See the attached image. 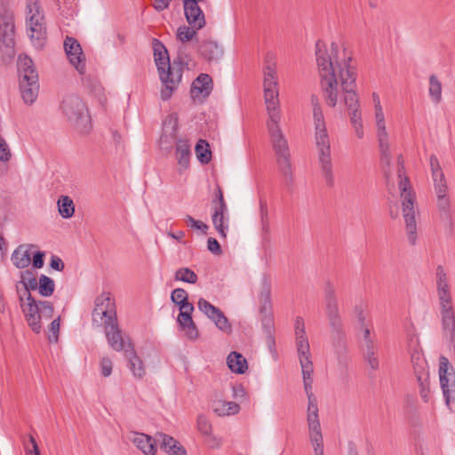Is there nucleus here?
<instances>
[{
  "label": "nucleus",
  "mask_w": 455,
  "mask_h": 455,
  "mask_svg": "<svg viewBox=\"0 0 455 455\" xmlns=\"http://www.w3.org/2000/svg\"><path fill=\"white\" fill-rule=\"evenodd\" d=\"M315 60L320 86L325 103L334 108L338 103L339 82L343 100L349 110L350 122L353 124L362 123V115L356 89V72L351 65V57L345 56L342 60L338 55V45L332 42L328 50L322 41L315 44Z\"/></svg>",
  "instance_id": "obj_1"
},
{
  "label": "nucleus",
  "mask_w": 455,
  "mask_h": 455,
  "mask_svg": "<svg viewBox=\"0 0 455 455\" xmlns=\"http://www.w3.org/2000/svg\"><path fill=\"white\" fill-rule=\"evenodd\" d=\"M263 89L266 108L268 116L267 131L276 162L281 173L288 185L293 184V172L291 164V152L279 123L281 120L278 76L275 63L267 61L263 71Z\"/></svg>",
  "instance_id": "obj_2"
},
{
  "label": "nucleus",
  "mask_w": 455,
  "mask_h": 455,
  "mask_svg": "<svg viewBox=\"0 0 455 455\" xmlns=\"http://www.w3.org/2000/svg\"><path fill=\"white\" fill-rule=\"evenodd\" d=\"M310 102L313 108L315 144L317 161L325 184L331 188L334 186L335 180L332 167L331 140L326 129L323 113L318 97L315 94L311 95Z\"/></svg>",
  "instance_id": "obj_3"
},
{
  "label": "nucleus",
  "mask_w": 455,
  "mask_h": 455,
  "mask_svg": "<svg viewBox=\"0 0 455 455\" xmlns=\"http://www.w3.org/2000/svg\"><path fill=\"white\" fill-rule=\"evenodd\" d=\"M152 45L159 79L164 85L160 92V98L166 101L171 99L182 80L184 62L180 57H178L171 64L168 51L158 39H153Z\"/></svg>",
  "instance_id": "obj_4"
},
{
  "label": "nucleus",
  "mask_w": 455,
  "mask_h": 455,
  "mask_svg": "<svg viewBox=\"0 0 455 455\" xmlns=\"http://www.w3.org/2000/svg\"><path fill=\"white\" fill-rule=\"evenodd\" d=\"M324 312L331 331V341L338 359L340 363H347V346L343 321L339 310L337 291L334 284L326 282L323 288Z\"/></svg>",
  "instance_id": "obj_5"
},
{
  "label": "nucleus",
  "mask_w": 455,
  "mask_h": 455,
  "mask_svg": "<svg viewBox=\"0 0 455 455\" xmlns=\"http://www.w3.org/2000/svg\"><path fill=\"white\" fill-rule=\"evenodd\" d=\"M397 165L398 188L407 237L409 243L415 245L417 242L416 193L411 187L409 177L405 174L404 161L402 155L397 157Z\"/></svg>",
  "instance_id": "obj_6"
},
{
  "label": "nucleus",
  "mask_w": 455,
  "mask_h": 455,
  "mask_svg": "<svg viewBox=\"0 0 455 455\" xmlns=\"http://www.w3.org/2000/svg\"><path fill=\"white\" fill-rule=\"evenodd\" d=\"M20 91L23 101L32 105L39 92L38 74L33 60L27 55H20L17 62Z\"/></svg>",
  "instance_id": "obj_7"
},
{
  "label": "nucleus",
  "mask_w": 455,
  "mask_h": 455,
  "mask_svg": "<svg viewBox=\"0 0 455 455\" xmlns=\"http://www.w3.org/2000/svg\"><path fill=\"white\" fill-rule=\"evenodd\" d=\"M27 27L28 36L36 48H42L46 42L47 29L38 0L27 1Z\"/></svg>",
  "instance_id": "obj_8"
},
{
  "label": "nucleus",
  "mask_w": 455,
  "mask_h": 455,
  "mask_svg": "<svg viewBox=\"0 0 455 455\" xmlns=\"http://www.w3.org/2000/svg\"><path fill=\"white\" fill-rule=\"evenodd\" d=\"M437 293L441 306L443 328L455 324V303L452 304L448 279L442 266L436 267Z\"/></svg>",
  "instance_id": "obj_9"
},
{
  "label": "nucleus",
  "mask_w": 455,
  "mask_h": 455,
  "mask_svg": "<svg viewBox=\"0 0 455 455\" xmlns=\"http://www.w3.org/2000/svg\"><path fill=\"white\" fill-rule=\"evenodd\" d=\"M60 108L68 120L76 125L87 124L89 120L85 104L76 95L67 96L63 100Z\"/></svg>",
  "instance_id": "obj_10"
},
{
  "label": "nucleus",
  "mask_w": 455,
  "mask_h": 455,
  "mask_svg": "<svg viewBox=\"0 0 455 455\" xmlns=\"http://www.w3.org/2000/svg\"><path fill=\"white\" fill-rule=\"evenodd\" d=\"M439 379L445 404L450 407L451 403L455 401V373L445 356L440 357Z\"/></svg>",
  "instance_id": "obj_11"
},
{
  "label": "nucleus",
  "mask_w": 455,
  "mask_h": 455,
  "mask_svg": "<svg viewBox=\"0 0 455 455\" xmlns=\"http://www.w3.org/2000/svg\"><path fill=\"white\" fill-rule=\"evenodd\" d=\"M212 205L213 211L212 215V224L220 235L226 237L228 225H225V215L228 212V206L224 200L221 187L219 184H216Z\"/></svg>",
  "instance_id": "obj_12"
},
{
  "label": "nucleus",
  "mask_w": 455,
  "mask_h": 455,
  "mask_svg": "<svg viewBox=\"0 0 455 455\" xmlns=\"http://www.w3.org/2000/svg\"><path fill=\"white\" fill-rule=\"evenodd\" d=\"M375 118L377 125V137L380 150V161L383 165L389 168L392 161V155L388 141V134L385 124V116L381 106H377L375 108Z\"/></svg>",
  "instance_id": "obj_13"
},
{
  "label": "nucleus",
  "mask_w": 455,
  "mask_h": 455,
  "mask_svg": "<svg viewBox=\"0 0 455 455\" xmlns=\"http://www.w3.org/2000/svg\"><path fill=\"white\" fill-rule=\"evenodd\" d=\"M98 318L103 323L117 320L116 308L114 298L110 292H102L95 299V307L92 312V320L97 322Z\"/></svg>",
  "instance_id": "obj_14"
},
{
  "label": "nucleus",
  "mask_w": 455,
  "mask_h": 455,
  "mask_svg": "<svg viewBox=\"0 0 455 455\" xmlns=\"http://www.w3.org/2000/svg\"><path fill=\"white\" fill-rule=\"evenodd\" d=\"M198 309L205 315L215 326L221 331L229 333L232 326L224 313L217 307L210 303L204 298H200L197 302Z\"/></svg>",
  "instance_id": "obj_15"
},
{
  "label": "nucleus",
  "mask_w": 455,
  "mask_h": 455,
  "mask_svg": "<svg viewBox=\"0 0 455 455\" xmlns=\"http://www.w3.org/2000/svg\"><path fill=\"white\" fill-rule=\"evenodd\" d=\"M20 306L28 326L34 332L40 333L42 331V324L40 323L39 315V301H36L30 292H27L26 301H24L23 297H20Z\"/></svg>",
  "instance_id": "obj_16"
},
{
  "label": "nucleus",
  "mask_w": 455,
  "mask_h": 455,
  "mask_svg": "<svg viewBox=\"0 0 455 455\" xmlns=\"http://www.w3.org/2000/svg\"><path fill=\"white\" fill-rule=\"evenodd\" d=\"M188 26L183 25L178 28L176 37L181 43H187L192 40L197 34V31L205 26L204 15L189 14L184 12Z\"/></svg>",
  "instance_id": "obj_17"
},
{
  "label": "nucleus",
  "mask_w": 455,
  "mask_h": 455,
  "mask_svg": "<svg viewBox=\"0 0 455 455\" xmlns=\"http://www.w3.org/2000/svg\"><path fill=\"white\" fill-rule=\"evenodd\" d=\"M64 50L69 62L75 67L78 73L81 75L84 74L85 57L78 41L72 36H67L64 41Z\"/></svg>",
  "instance_id": "obj_18"
},
{
  "label": "nucleus",
  "mask_w": 455,
  "mask_h": 455,
  "mask_svg": "<svg viewBox=\"0 0 455 455\" xmlns=\"http://www.w3.org/2000/svg\"><path fill=\"white\" fill-rule=\"evenodd\" d=\"M438 219L446 233L453 229V212L448 194L435 196Z\"/></svg>",
  "instance_id": "obj_19"
},
{
  "label": "nucleus",
  "mask_w": 455,
  "mask_h": 455,
  "mask_svg": "<svg viewBox=\"0 0 455 455\" xmlns=\"http://www.w3.org/2000/svg\"><path fill=\"white\" fill-rule=\"evenodd\" d=\"M14 33L13 12L4 6L0 7V42L6 46L12 44Z\"/></svg>",
  "instance_id": "obj_20"
},
{
  "label": "nucleus",
  "mask_w": 455,
  "mask_h": 455,
  "mask_svg": "<svg viewBox=\"0 0 455 455\" xmlns=\"http://www.w3.org/2000/svg\"><path fill=\"white\" fill-rule=\"evenodd\" d=\"M103 324L105 335L111 348L117 352L124 351L125 348H128V340L131 339L129 338L125 339L122 337V331L119 329L117 320L103 323Z\"/></svg>",
  "instance_id": "obj_21"
},
{
  "label": "nucleus",
  "mask_w": 455,
  "mask_h": 455,
  "mask_svg": "<svg viewBox=\"0 0 455 455\" xmlns=\"http://www.w3.org/2000/svg\"><path fill=\"white\" fill-rule=\"evenodd\" d=\"M429 164L432 173L435 195L439 196L443 194H448L449 189L446 179L436 156H430Z\"/></svg>",
  "instance_id": "obj_22"
},
{
  "label": "nucleus",
  "mask_w": 455,
  "mask_h": 455,
  "mask_svg": "<svg viewBox=\"0 0 455 455\" xmlns=\"http://www.w3.org/2000/svg\"><path fill=\"white\" fill-rule=\"evenodd\" d=\"M124 355L128 359V368L134 378L142 379L146 370L142 360L138 356L131 340H128V348L124 349Z\"/></svg>",
  "instance_id": "obj_23"
},
{
  "label": "nucleus",
  "mask_w": 455,
  "mask_h": 455,
  "mask_svg": "<svg viewBox=\"0 0 455 455\" xmlns=\"http://www.w3.org/2000/svg\"><path fill=\"white\" fill-rule=\"evenodd\" d=\"M196 428L198 432L206 437V443L211 448H219L221 440L212 435V425L210 419L204 414H199L196 419Z\"/></svg>",
  "instance_id": "obj_24"
},
{
  "label": "nucleus",
  "mask_w": 455,
  "mask_h": 455,
  "mask_svg": "<svg viewBox=\"0 0 455 455\" xmlns=\"http://www.w3.org/2000/svg\"><path fill=\"white\" fill-rule=\"evenodd\" d=\"M199 52L207 61H217L222 58L224 51L216 41L204 40L199 45Z\"/></svg>",
  "instance_id": "obj_25"
},
{
  "label": "nucleus",
  "mask_w": 455,
  "mask_h": 455,
  "mask_svg": "<svg viewBox=\"0 0 455 455\" xmlns=\"http://www.w3.org/2000/svg\"><path fill=\"white\" fill-rule=\"evenodd\" d=\"M294 329L298 354L310 352L309 342L306 334L305 323L301 316L296 317Z\"/></svg>",
  "instance_id": "obj_26"
},
{
  "label": "nucleus",
  "mask_w": 455,
  "mask_h": 455,
  "mask_svg": "<svg viewBox=\"0 0 455 455\" xmlns=\"http://www.w3.org/2000/svg\"><path fill=\"white\" fill-rule=\"evenodd\" d=\"M212 91V79L208 74H200L192 84L191 92L196 97H208Z\"/></svg>",
  "instance_id": "obj_27"
},
{
  "label": "nucleus",
  "mask_w": 455,
  "mask_h": 455,
  "mask_svg": "<svg viewBox=\"0 0 455 455\" xmlns=\"http://www.w3.org/2000/svg\"><path fill=\"white\" fill-rule=\"evenodd\" d=\"M415 375L418 379L420 396L425 403H427L430 398L429 374L424 369L423 363L419 364V369L415 367Z\"/></svg>",
  "instance_id": "obj_28"
},
{
  "label": "nucleus",
  "mask_w": 455,
  "mask_h": 455,
  "mask_svg": "<svg viewBox=\"0 0 455 455\" xmlns=\"http://www.w3.org/2000/svg\"><path fill=\"white\" fill-rule=\"evenodd\" d=\"M177 322L180 328L185 331L186 336L191 340H195L198 337V330L192 319V314L187 312H180Z\"/></svg>",
  "instance_id": "obj_29"
},
{
  "label": "nucleus",
  "mask_w": 455,
  "mask_h": 455,
  "mask_svg": "<svg viewBox=\"0 0 455 455\" xmlns=\"http://www.w3.org/2000/svg\"><path fill=\"white\" fill-rule=\"evenodd\" d=\"M132 442L145 455H155L156 451L154 440L148 435L136 433L132 439Z\"/></svg>",
  "instance_id": "obj_30"
},
{
  "label": "nucleus",
  "mask_w": 455,
  "mask_h": 455,
  "mask_svg": "<svg viewBox=\"0 0 455 455\" xmlns=\"http://www.w3.org/2000/svg\"><path fill=\"white\" fill-rule=\"evenodd\" d=\"M191 150L188 141L186 140L180 139L176 143V157L178 164L182 169H188L189 166Z\"/></svg>",
  "instance_id": "obj_31"
},
{
  "label": "nucleus",
  "mask_w": 455,
  "mask_h": 455,
  "mask_svg": "<svg viewBox=\"0 0 455 455\" xmlns=\"http://www.w3.org/2000/svg\"><path fill=\"white\" fill-rule=\"evenodd\" d=\"M12 261L18 268H25L31 263V252L27 245L21 244L18 246L12 255Z\"/></svg>",
  "instance_id": "obj_32"
},
{
  "label": "nucleus",
  "mask_w": 455,
  "mask_h": 455,
  "mask_svg": "<svg viewBox=\"0 0 455 455\" xmlns=\"http://www.w3.org/2000/svg\"><path fill=\"white\" fill-rule=\"evenodd\" d=\"M162 448L171 455H187L186 449L172 436L165 434H161Z\"/></svg>",
  "instance_id": "obj_33"
},
{
  "label": "nucleus",
  "mask_w": 455,
  "mask_h": 455,
  "mask_svg": "<svg viewBox=\"0 0 455 455\" xmlns=\"http://www.w3.org/2000/svg\"><path fill=\"white\" fill-rule=\"evenodd\" d=\"M227 363L232 372L243 374L248 368L247 361L240 353L231 352L227 358Z\"/></svg>",
  "instance_id": "obj_34"
},
{
  "label": "nucleus",
  "mask_w": 455,
  "mask_h": 455,
  "mask_svg": "<svg viewBox=\"0 0 455 455\" xmlns=\"http://www.w3.org/2000/svg\"><path fill=\"white\" fill-rule=\"evenodd\" d=\"M260 307V313H267L271 311L272 308V301H271V284L269 281L266 278L262 280L261 289L259 295Z\"/></svg>",
  "instance_id": "obj_35"
},
{
  "label": "nucleus",
  "mask_w": 455,
  "mask_h": 455,
  "mask_svg": "<svg viewBox=\"0 0 455 455\" xmlns=\"http://www.w3.org/2000/svg\"><path fill=\"white\" fill-rule=\"evenodd\" d=\"M298 355L301 367L303 384H313L312 374L314 371V367L310 352H305V354H298Z\"/></svg>",
  "instance_id": "obj_36"
},
{
  "label": "nucleus",
  "mask_w": 455,
  "mask_h": 455,
  "mask_svg": "<svg viewBox=\"0 0 455 455\" xmlns=\"http://www.w3.org/2000/svg\"><path fill=\"white\" fill-rule=\"evenodd\" d=\"M60 215L63 219H70L75 214V204L68 196H60L57 201Z\"/></svg>",
  "instance_id": "obj_37"
},
{
  "label": "nucleus",
  "mask_w": 455,
  "mask_h": 455,
  "mask_svg": "<svg viewBox=\"0 0 455 455\" xmlns=\"http://www.w3.org/2000/svg\"><path fill=\"white\" fill-rule=\"evenodd\" d=\"M240 411V405L235 402L219 401L215 403L213 411L218 416H229L237 414Z\"/></svg>",
  "instance_id": "obj_38"
},
{
  "label": "nucleus",
  "mask_w": 455,
  "mask_h": 455,
  "mask_svg": "<svg viewBox=\"0 0 455 455\" xmlns=\"http://www.w3.org/2000/svg\"><path fill=\"white\" fill-rule=\"evenodd\" d=\"M196 154L201 164H208L212 159V152L209 144L204 140H199L196 145Z\"/></svg>",
  "instance_id": "obj_39"
},
{
  "label": "nucleus",
  "mask_w": 455,
  "mask_h": 455,
  "mask_svg": "<svg viewBox=\"0 0 455 455\" xmlns=\"http://www.w3.org/2000/svg\"><path fill=\"white\" fill-rule=\"evenodd\" d=\"M377 351L378 349L375 346L363 348V358L368 363L369 367L373 371H377L379 368V361Z\"/></svg>",
  "instance_id": "obj_40"
},
{
  "label": "nucleus",
  "mask_w": 455,
  "mask_h": 455,
  "mask_svg": "<svg viewBox=\"0 0 455 455\" xmlns=\"http://www.w3.org/2000/svg\"><path fill=\"white\" fill-rule=\"evenodd\" d=\"M428 92L433 102L438 104L442 100V84L435 75L429 77Z\"/></svg>",
  "instance_id": "obj_41"
},
{
  "label": "nucleus",
  "mask_w": 455,
  "mask_h": 455,
  "mask_svg": "<svg viewBox=\"0 0 455 455\" xmlns=\"http://www.w3.org/2000/svg\"><path fill=\"white\" fill-rule=\"evenodd\" d=\"M54 282L45 275H41L38 279V291L44 297L51 296L54 291Z\"/></svg>",
  "instance_id": "obj_42"
},
{
  "label": "nucleus",
  "mask_w": 455,
  "mask_h": 455,
  "mask_svg": "<svg viewBox=\"0 0 455 455\" xmlns=\"http://www.w3.org/2000/svg\"><path fill=\"white\" fill-rule=\"evenodd\" d=\"M175 279L184 283L195 284L197 282L196 274L188 267H180L175 272Z\"/></svg>",
  "instance_id": "obj_43"
},
{
  "label": "nucleus",
  "mask_w": 455,
  "mask_h": 455,
  "mask_svg": "<svg viewBox=\"0 0 455 455\" xmlns=\"http://www.w3.org/2000/svg\"><path fill=\"white\" fill-rule=\"evenodd\" d=\"M309 436L322 435L319 414H307Z\"/></svg>",
  "instance_id": "obj_44"
},
{
  "label": "nucleus",
  "mask_w": 455,
  "mask_h": 455,
  "mask_svg": "<svg viewBox=\"0 0 455 455\" xmlns=\"http://www.w3.org/2000/svg\"><path fill=\"white\" fill-rule=\"evenodd\" d=\"M22 282H23L24 286H25L24 297H26V298H27V292H30V290H36L37 289L38 281L34 276V275L31 272H29V271H26L22 275Z\"/></svg>",
  "instance_id": "obj_45"
},
{
  "label": "nucleus",
  "mask_w": 455,
  "mask_h": 455,
  "mask_svg": "<svg viewBox=\"0 0 455 455\" xmlns=\"http://www.w3.org/2000/svg\"><path fill=\"white\" fill-rule=\"evenodd\" d=\"M259 212H260L261 229L264 233L267 234L269 232L267 204L263 200L259 201Z\"/></svg>",
  "instance_id": "obj_46"
},
{
  "label": "nucleus",
  "mask_w": 455,
  "mask_h": 455,
  "mask_svg": "<svg viewBox=\"0 0 455 455\" xmlns=\"http://www.w3.org/2000/svg\"><path fill=\"white\" fill-rule=\"evenodd\" d=\"M262 314L264 316L261 318V325L264 334L275 332V323L271 311Z\"/></svg>",
  "instance_id": "obj_47"
},
{
  "label": "nucleus",
  "mask_w": 455,
  "mask_h": 455,
  "mask_svg": "<svg viewBox=\"0 0 455 455\" xmlns=\"http://www.w3.org/2000/svg\"><path fill=\"white\" fill-rule=\"evenodd\" d=\"M40 305V321L42 319H51L53 315V305L50 301H39Z\"/></svg>",
  "instance_id": "obj_48"
},
{
  "label": "nucleus",
  "mask_w": 455,
  "mask_h": 455,
  "mask_svg": "<svg viewBox=\"0 0 455 455\" xmlns=\"http://www.w3.org/2000/svg\"><path fill=\"white\" fill-rule=\"evenodd\" d=\"M188 299V292L182 288H176L172 291L171 300L177 306Z\"/></svg>",
  "instance_id": "obj_49"
},
{
  "label": "nucleus",
  "mask_w": 455,
  "mask_h": 455,
  "mask_svg": "<svg viewBox=\"0 0 455 455\" xmlns=\"http://www.w3.org/2000/svg\"><path fill=\"white\" fill-rule=\"evenodd\" d=\"M12 157V152L6 140L0 136V162H9Z\"/></svg>",
  "instance_id": "obj_50"
},
{
  "label": "nucleus",
  "mask_w": 455,
  "mask_h": 455,
  "mask_svg": "<svg viewBox=\"0 0 455 455\" xmlns=\"http://www.w3.org/2000/svg\"><path fill=\"white\" fill-rule=\"evenodd\" d=\"M185 220L191 228L200 230L203 234L207 233L208 226L204 224L203 221L197 220L190 215H187Z\"/></svg>",
  "instance_id": "obj_51"
},
{
  "label": "nucleus",
  "mask_w": 455,
  "mask_h": 455,
  "mask_svg": "<svg viewBox=\"0 0 455 455\" xmlns=\"http://www.w3.org/2000/svg\"><path fill=\"white\" fill-rule=\"evenodd\" d=\"M314 447L315 455H323V435L309 436Z\"/></svg>",
  "instance_id": "obj_52"
},
{
  "label": "nucleus",
  "mask_w": 455,
  "mask_h": 455,
  "mask_svg": "<svg viewBox=\"0 0 455 455\" xmlns=\"http://www.w3.org/2000/svg\"><path fill=\"white\" fill-rule=\"evenodd\" d=\"M113 363L112 361L108 357H103L100 360V371L101 375L104 377H108L112 373Z\"/></svg>",
  "instance_id": "obj_53"
},
{
  "label": "nucleus",
  "mask_w": 455,
  "mask_h": 455,
  "mask_svg": "<svg viewBox=\"0 0 455 455\" xmlns=\"http://www.w3.org/2000/svg\"><path fill=\"white\" fill-rule=\"evenodd\" d=\"M266 343L268 347L269 352L274 356L275 359H277V351L275 347V332L265 334Z\"/></svg>",
  "instance_id": "obj_54"
},
{
  "label": "nucleus",
  "mask_w": 455,
  "mask_h": 455,
  "mask_svg": "<svg viewBox=\"0 0 455 455\" xmlns=\"http://www.w3.org/2000/svg\"><path fill=\"white\" fill-rule=\"evenodd\" d=\"M207 248L212 253L215 255H220L221 253L220 245L219 242L213 237L208 238Z\"/></svg>",
  "instance_id": "obj_55"
},
{
  "label": "nucleus",
  "mask_w": 455,
  "mask_h": 455,
  "mask_svg": "<svg viewBox=\"0 0 455 455\" xmlns=\"http://www.w3.org/2000/svg\"><path fill=\"white\" fill-rule=\"evenodd\" d=\"M45 254L44 251H36L35 254H34V257H33V267L35 268H41L44 267V258Z\"/></svg>",
  "instance_id": "obj_56"
},
{
  "label": "nucleus",
  "mask_w": 455,
  "mask_h": 455,
  "mask_svg": "<svg viewBox=\"0 0 455 455\" xmlns=\"http://www.w3.org/2000/svg\"><path fill=\"white\" fill-rule=\"evenodd\" d=\"M50 267L56 271H62L64 268V263L60 257L52 255L51 258Z\"/></svg>",
  "instance_id": "obj_57"
},
{
  "label": "nucleus",
  "mask_w": 455,
  "mask_h": 455,
  "mask_svg": "<svg viewBox=\"0 0 455 455\" xmlns=\"http://www.w3.org/2000/svg\"><path fill=\"white\" fill-rule=\"evenodd\" d=\"M318 406L316 397L307 399V414H318Z\"/></svg>",
  "instance_id": "obj_58"
},
{
  "label": "nucleus",
  "mask_w": 455,
  "mask_h": 455,
  "mask_svg": "<svg viewBox=\"0 0 455 455\" xmlns=\"http://www.w3.org/2000/svg\"><path fill=\"white\" fill-rule=\"evenodd\" d=\"M29 442L32 444V449L29 450L28 447L25 446L26 455H36V452L40 454L37 443L33 435H29Z\"/></svg>",
  "instance_id": "obj_59"
},
{
  "label": "nucleus",
  "mask_w": 455,
  "mask_h": 455,
  "mask_svg": "<svg viewBox=\"0 0 455 455\" xmlns=\"http://www.w3.org/2000/svg\"><path fill=\"white\" fill-rule=\"evenodd\" d=\"M178 306H179L180 312H187V313L193 314V312L195 310L194 305L192 303H190L188 301V299L180 303Z\"/></svg>",
  "instance_id": "obj_60"
},
{
  "label": "nucleus",
  "mask_w": 455,
  "mask_h": 455,
  "mask_svg": "<svg viewBox=\"0 0 455 455\" xmlns=\"http://www.w3.org/2000/svg\"><path fill=\"white\" fill-rule=\"evenodd\" d=\"M50 331L54 335L55 340L58 339L60 331V317L54 319L50 324Z\"/></svg>",
  "instance_id": "obj_61"
},
{
  "label": "nucleus",
  "mask_w": 455,
  "mask_h": 455,
  "mask_svg": "<svg viewBox=\"0 0 455 455\" xmlns=\"http://www.w3.org/2000/svg\"><path fill=\"white\" fill-rule=\"evenodd\" d=\"M411 362L414 365V368L417 367L419 369V364L423 363L424 369H426V361L421 358V355L419 353H415L411 355Z\"/></svg>",
  "instance_id": "obj_62"
},
{
  "label": "nucleus",
  "mask_w": 455,
  "mask_h": 455,
  "mask_svg": "<svg viewBox=\"0 0 455 455\" xmlns=\"http://www.w3.org/2000/svg\"><path fill=\"white\" fill-rule=\"evenodd\" d=\"M155 8L157 11H164L167 9L172 0H155Z\"/></svg>",
  "instance_id": "obj_63"
},
{
  "label": "nucleus",
  "mask_w": 455,
  "mask_h": 455,
  "mask_svg": "<svg viewBox=\"0 0 455 455\" xmlns=\"http://www.w3.org/2000/svg\"><path fill=\"white\" fill-rule=\"evenodd\" d=\"M443 331L449 335L451 341L455 344V324L450 327H444Z\"/></svg>",
  "instance_id": "obj_64"
}]
</instances>
